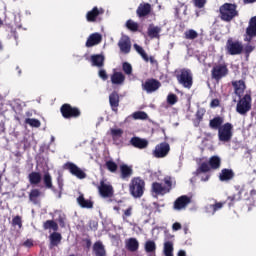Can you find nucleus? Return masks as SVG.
Listing matches in <instances>:
<instances>
[{
	"label": "nucleus",
	"mask_w": 256,
	"mask_h": 256,
	"mask_svg": "<svg viewBox=\"0 0 256 256\" xmlns=\"http://www.w3.org/2000/svg\"><path fill=\"white\" fill-rule=\"evenodd\" d=\"M236 193L227 197L228 206L233 207L237 201H255L256 190L245 187V185H235Z\"/></svg>",
	"instance_id": "nucleus-1"
},
{
	"label": "nucleus",
	"mask_w": 256,
	"mask_h": 256,
	"mask_svg": "<svg viewBox=\"0 0 256 256\" xmlns=\"http://www.w3.org/2000/svg\"><path fill=\"white\" fill-rule=\"evenodd\" d=\"M163 181L164 186L159 182H153L151 185V193L162 196L167 195V193H171V189L176 185L175 180L171 176H166Z\"/></svg>",
	"instance_id": "nucleus-2"
},
{
	"label": "nucleus",
	"mask_w": 256,
	"mask_h": 256,
	"mask_svg": "<svg viewBox=\"0 0 256 256\" xmlns=\"http://www.w3.org/2000/svg\"><path fill=\"white\" fill-rule=\"evenodd\" d=\"M219 17L221 21L225 23H231L235 17H239V11H237V4L224 3L219 7Z\"/></svg>",
	"instance_id": "nucleus-3"
},
{
	"label": "nucleus",
	"mask_w": 256,
	"mask_h": 256,
	"mask_svg": "<svg viewBox=\"0 0 256 256\" xmlns=\"http://www.w3.org/2000/svg\"><path fill=\"white\" fill-rule=\"evenodd\" d=\"M175 77L179 85L184 87V89H191L193 87V72H191V69L182 68L176 70Z\"/></svg>",
	"instance_id": "nucleus-4"
},
{
	"label": "nucleus",
	"mask_w": 256,
	"mask_h": 256,
	"mask_svg": "<svg viewBox=\"0 0 256 256\" xmlns=\"http://www.w3.org/2000/svg\"><path fill=\"white\" fill-rule=\"evenodd\" d=\"M129 192L135 199H141V196L145 193V180L141 177H134L129 184Z\"/></svg>",
	"instance_id": "nucleus-5"
},
{
	"label": "nucleus",
	"mask_w": 256,
	"mask_h": 256,
	"mask_svg": "<svg viewBox=\"0 0 256 256\" xmlns=\"http://www.w3.org/2000/svg\"><path fill=\"white\" fill-rule=\"evenodd\" d=\"M60 113L64 119H79L81 117V109L65 103L60 107Z\"/></svg>",
	"instance_id": "nucleus-6"
},
{
	"label": "nucleus",
	"mask_w": 256,
	"mask_h": 256,
	"mask_svg": "<svg viewBox=\"0 0 256 256\" xmlns=\"http://www.w3.org/2000/svg\"><path fill=\"white\" fill-rule=\"evenodd\" d=\"M229 75V68L227 67V63H219L214 64L211 70V78L214 79V81H221V79L227 77Z\"/></svg>",
	"instance_id": "nucleus-7"
},
{
	"label": "nucleus",
	"mask_w": 256,
	"mask_h": 256,
	"mask_svg": "<svg viewBox=\"0 0 256 256\" xmlns=\"http://www.w3.org/2000/svg\"><path fill=\"white\" fill-rule=\"evenodd\" d=\"M251 95H244L236 105V111L239 115H247L251 111Z\"/></svg>",
	"instance_id": "nucleus-8"
},
{
	"label": "nucleus",
	"mask_w": 256,
	"mask_h": 256,
	"mask_svg": "<svg viewBox=\"0 0 256 256\" xmlns=\"http://www.w3.org/2000/svg\"><path fill=\"white\" fill-rule=\"evenodd\" d=\"M233 137V124L226 122L223 126L218 130V139L219 141H223L224 143L229 142Z\"/></svg>",
	"instance_id": "nucleus-9"
},
{
	"label": "nucleus",
	"mask_w": 256,
	"mask_h": 256,
	"mask_svg": "<svg viewBox=\"0 0 256 256\" xmlns=\"http://www.w3.org/2000/svg\"><path fill=\"white\" fill-rule=\"evenodd\" d=\"M171 151V146L167 142H161L155 146V149L152 152L153 157L156 159H163L169 155Z\"/></svg>",
	"instance_id": "nucleus-10"
},
{
	"label": "nucleus",
	"mask_w": 256,
	"mask_h": 256,
	"mask_svg": "<svg viewBox=\"0 0 256 256\" xmlns=\"http://www.w3.org/2000/svg\"><path fill=\"white\" fill-rule=\"evenodd\" d=\"M64 169H67L71 175L74 177H77V179H86L87 178V173L83 171L77 164L73 162H67L64 164Z\"/></svg>",
	"instance_id": "nucleus-11"
},
{
	"label": "nucleus",
	"mask_w": 256,
	"mask_h": 256,
	"mask_svg": "<svg viewBox=\"0 0 256 256\" xmlns=\"http://www.w3.org/2000/svg\"><path fill=\"white\" fill-rule=\"evenodd\" d=\"M255 37H256V16H253L252 18H250L248 22V27L246 28L244 41H246L247 43H251V41H253Z\"/></svg>",
	"instance_id": "nucleus-12"
},
{
	"label": "nucleus",
	"mask_w": 256,
	"mask_h": 256,
	"mask_svg": "<svg viewBox=\"0 0 256 256\" xmlns=\"http://www.w3.org/2000/svg\"><path fill=\"white\" fill-rule=\"evenodd\" d=\"M227 51L230 55H241L243 53V44L239 41L228 39L226 43Z\"/></svg>",
	"instance_id": "nucleus-13"
},
{
	"label": "nucleus",
	"mask_w": 256,
	"mask_h": 256,
	"mask_svg": "<svg viewBox=\"0 0 256 256\" xmlns=\"http://www.w3.org/2000/svg\"><path fill=\"white\" fill-rule=\"evenodd\" d=\"M161 87V82L155 78L147 79L144 83H142L143 91L146 93H155Z\"/></svg>",
	"instance_id": "nucleus-14"
},
{
	"label": "nucleus",
	"mask_w": 256,
	"mask_h": 256,
	"mask_svg": "<svg viewBox=\"0 0 256 256\" xmlns=\"http://www.w3.org/2000/svg\"><path fill=\"white\" fill-rule=\"evenodd\" d=\"M98 192L104 199L113 197V186L110 183H106L105 180H101L98 186Z\"/></svg>",
	"instance_id": "nucleus-15"
},
{
	"label": "nucleus",
	"mask_w": 256,
	"mask_h": 256,
	"mask_svg": "<svg viewBox=\"0 0 256 256\" xmlns=\"http://www.w3.org/2000/svg\"><path fill=\"white\" fill-rule=\"evenodd\" d=\"M190 203H191V197L187 195H182L174 201L173 209L175 211H181L183 209H186L187 205H189Z\"/></svg>",
	"instance_id": "nucleus-16"
},
{
	"label": "nucleus",
	"mask_w": 256,
	"mask_h": 256,
	"mask_svg": "<svg viewBox=\"0 0 256 256\" xmlns=\"http://www.w3.org/2000/svg\"><path fill=\"white\" fill-rule=\"evenodd\" d=\"M104 13L105 9L95 6L86 13V21H88V23H95V21H97V18L101 17V15H103Z\"/></svg>",
	"instance_id": "nucleus-17"
},
{
	"label": "nucleus",
	"mask_w": 256,
	"mask_h": 256,
	"mask_svg": "<svg viewBox=\"0 0 256 256\" xmlns=\"http://www.w3.org/2000/svg\"><path fill=\"white\" fill-rule=\"evenodd\" d=\"M129 144L132 145V147H134L135 149H147L149 147V140L145 139V138H141L139 136H133L130 141Z\"/></svg>",
	"instance_id": "nucleus-18"
},
{
	"label": "nucleus",
	"mask_w": 256,
	"mask_h": 256,
	"mask_svg": "<svg viewBox=\"0 0 256 256\" xmlns=\"http://www.w3.org/2000/svg\"><path fill=\"white\" fill-rule=\"evenodd\" d=\"M118 47L121 53H124V55L131 53V38H129L127 35H123L118 41Z\"/></svg>",
	"instance_id": "nucleus-19"
},
{
	"label": "nucleus",
	"mask_w": 256,
	"mask_h": 256,
	"mask_svg": "<svg viewBox=\"0 0 256 256\" xmlns=\"http://www.w3.org/2000/svg\"><path fill=\"white\" fill-rule=\"evenodd\" d=\"M218 179L221 183H230V181L235 179V171H233V169L224 168L220 171Z\"/></svg>",
	"instance_id": "nucleus-20"
},
{
	"label": "nucleus",
	"mask_w": 256,
	"mask_h": 256,
	"mask_svg": "<svg viewBox=\"0 0 256 256\" xmlns=\"http://www.w3.org/2000/svg\"><path fill=\"white\" fill-rule=\"evenodd\" d=\"M151 4L149 3H141L139 4L138 8L136 9V15L139 19H145L148 15H151Z\"/></svg>",
	"instance_id": "nucleus-21"
},
{
	"label": "nucleus",
	"mask_w": 256,
	"mask_h": 256,
	"mask_svg": "<svg viewBox=\"0 0 256 256\" xmlns=\"http://www.w3.org/2000/svg\"><path fill=\"white\" fill-rule=\"evenodd\" d=\"M92 253L95 256H107V250L103 242L96 241L92 246Z\"/></svg>",
	"instance_id": "nucleus-22"
},
{
	"label": "nucleus",
	"mask_w": 256,
	"mask_h": 256,
	"mask_svg": "<svg viewBox=\"0 0 256 256\" xmlns=\"http://www.w3.org/2000/svg\"><path fill=\"white\" fill-rule=\"evenodd\" d=\"M119 93H117V91H113L110 95H109V103H110V107L112 109V111L114 113H118L119 112Z\"/></svg>",
	"instance_id": "nucleus-23"
},
{
	"label": "nucleus",
	"mask_w": 256,
	"mask_h": 256,
	"mask_svg": "<svg viewBox=\"0 0 256 256\" xmlns=\"http://www.w3.org/2000/svg\"><path fill=\"white\" fill-rule=\"evenodd\" d=\"M125 249H127V251H130V253H135V251H139V240H137V238L126 239Z\"/></svg>",
	"instance_id": "nucleus-24"
},
{
	"label": "nucleus",
	"mask_w": 256,
	"mask_h": 256,
	"mask_svg": "<svg viewBox=\"0 0 256 256\" xmlns=\"http://www.w3.org/2000/svg\"><path fill=\"white\" fill-rule=\"evenodd\" d=\"M223 123H225V118L221 116H215L214 118L210 119L209 127L213 131H219V129H221V127L224 125Z\"/></svg>",
	"instance_id": "nucleus-25"
},
{
	"label": "nucleus",
	"mask_w": 256,
	"mask_h": 256,
	"mask_svg": "<svg viewBox=\"0 0 256 256\" xmlns=\"http://www.w3.org/2000/svg\"><path fill=\"white\" fill-rule=\"evenodd\" d=\"M133 176V166L127 164L120 165V177L121 179L127 180Z\"/></svg>",
	"instance_id": "nucleus-26"
},
{
	"label": "nucleus",
	"mask_w": 256,
	"mask_h": 256,
	"mask_svg": "<svg viewBox=\"0 0 256 256\" xmlns=\"http://www.w3.org/2000/svg\"><path fill=\"white\" fill-rule=\"evenodd\" d=\"M101 41H103L101 34L93 33L88 37L86 41V47H95V45H99Z\"/></svg>",
	"instance_id": "nucleus-27"
},
{
	"label": "nucleus",
	"mask_w": 256,
	"mask_h": 256,
	"mask_svg": "<svg viewBox=\"0 0 256 256\" xmlns=\"http://www.w3.org/2000/svg\"><path fill=\"white\" fill-rule=\"evenodd\" d=\"M232 87H234L235 94L238 97H241V95L245 93L246 86H245V81L243 80L233 81Z\"/></svg>",
	"instance_id": "nucleus-28"
},
{
	"label": "nucleus",
	"mask_w": 256,
	"mask_h": 256,
	"mask_svg": "<svg viewBox=\"0 0 256 256\" xmlns=\"http://www.w3.org/2000/svg\"><path fill=\"white\" fill-rule=\"evenodd\" d=\"M77 203L82 209H93V201L85 199L83 194H80L77 198Z\"/></svg>",
	"instance_id": "nucleus-29"
},
{
	"label": "nucleus",
	"mask_w": 256,
	"mask_h": 256,
	"mask_svg": "<svg viewBox=\"0 0 256 256\" xmlns=\"http://www.w3.org/2000/svg\"><path fill=\"white\" fill-rule=\"evenodd\" d=\"M148 37H150V39H160L161 35H159V33H161V27L159 26H153V24H151L148 27Z\"/></svg>",
	"instance_id": "nucleus-30"
},
{
	"label": "nucleus",
	"mask_w": 256,
	"mask_h": 256,
	"mask_svg": "<svg viewBox=\"0 0 256 256\" xmlns=\"http://www.w3.org/2000/svg\"><path fill=\"white\" fill-rule=\"evenodd\" d=\"M111 83L113 85H123L125 83V75L121 72H114L111 75Z\"/></svg>",
	"instance_id": "nucleus-31"
},
{
	"label": "nucleus",
	"mask_w": 256,
	"mask_h": 256,
	"mask_svg": "<svg viewBox=\"0 0 256 256\" xmlns=\"http://www.w3.org/2000/svg\"><path fill=\"white\" fill-rule=\"evenodd\" d=\"M43 179V176L40 174V172H31L28 175V181L30 185H39Z\"/></svg>",
	"instance_id": "nucleus-32"
},
{
	"label": "nucleus",
	"mask_w": 256,
	"mask_h": 256,
	"mask_svg": "<svg viewBox=\"0 0 256 256\" xmlns=\"http://www.w3.org/2000/svg\"><path fill=\"white\" fill-rule=\"evenodd\" d=\"M93 67H103L105 65V57L101 54H94L91 56Z\"/></svg>",
	"instance_id": "nucleus-33"
},
{
	"label": "nucleus",
	"mask_w": 256,
	"mask_h": 256,
	"mask_svg": "<svg viewBox=\"0 0 256 256\" xmlns=\"http://www.w3.org/2000/svg\"><path fill=\"white\" fill-rule=\"evenodd\" d=\"M50 247H57L59 243H61V239H63V236H61V233L54 231L52 234H50Z\"/></svg>",
	"instance_id": "nucleus-34"
},
{
	"label": "nucleus",
	"mask_w": 256,
	"mask_h": 256,
	"mask_svg": "<svg viewBox=\"0 0 256 256\" xmlns=\"http://www.w3.org/2000/svg\"><path fill=\"white\" fill-rule=\"evenodd\" d=\"M43 183L46 189H50L51 191L55 192V186H53V178L49 172L45 173L43 176Z\"/></svg>",
	"instance_id": "nucleus-35"
},
{
	"label": "nucleus",
	"mask_w": 256,
	"mask_h": 256,
	"mask_svg": "<svg viewBox=\"0 0 256 256\" xmlns=\"http://www.w3.org/2000/svg\"><path fill=\"white\" fill-rule=\"evenodd\" d=\"M208 165H210V169L216 171V169H220L221 167V158L219 156H212L208 161Z\"/></svg>",
	"instance_id": "nucleus-36"
},
{
	"label": "nucleus",
	"mask_w": 256,
	"mask_h": 256,
	"mask_svg": "<svg viewBox=\"0 0 256 256\" xmlns=\"http://www.w3.org/2000/svg\"><path fill=\"white\" fill-rule=\"evenodd\" d=\"M39 197H41V191L39 189H32L29 193V201H31L34 205L39 203Z\"/></svg>",
	"instance_id": "nucleus-37"
},
{
	"label": "nucleus",
	"mask_w": 256,
	"mask_h": 256,
	"mask_svg": "<svg viewBox=\"0 0 256 256\" xmlns=\"http://www.w3.org/2000/svg\"><path fill=\"white\" fill-rule=\"evenodd\" d=\"M43 229L44 231L49 229H52V231H59V224H57V222L54 220H47L43 223Z\"/></svg>",
	"instance_id": "nucleus-38"
},
{
	"label": "nucleus",
	"mask_w": 256,
	"mask_h": 256,
	"mask_svg": "<svg viewBox=\"0 0 256 256\" xmlns=\"http://www.w3.org/2000/svg\"><path fill=\"white\" fill-rule=\"evenodd\" d=\"M144 249L146 253H155L157 251V244L153 240H148L145 242Z\"/></svg>",
	"instance_id": "nucleus-39"
},
{
	"label": "nucleus",
	"mask_w": 256,
	"mask_h": 256,
	"mask_svg": "<svg viewBox=\"0 0 256 256\" xmlns=\"http://www.w3.org/2000/svg\"><path fill=\"white\" fill-rule=\"evenodd\" d=\"M125 27L129 31H132V33H137V31H139V23L133 21L132 19L126 21Z\"/></svg>",
	"instance_id": "nucleus-40"
},
{
	"label": "nucleus",
	"mask_w": 256,
	"mask_h": 256,
	"mask_svg": "<svg viewBox=\"0 0 256 256\" xmlns=\"http://www.w3.org/2000/svg\"><path fill=\"white\" fill-rule=\"evenodd\" d=\"M211 171V166L209 163L203 162L200 164V167L196 169L195 175H201V173H209Z\"/></svg>",
	"instance_id": "nucleus-41"
},
{
	"label": "nucleus",
	"mask_w": 256,
	"mask_h": 256,
	"mask_svg": "<svg viewBox=\"0 0 256 256\" xmlns=\"http://www.w3.org/2000/svg\"><path fill=\"white\" fill-rule=\"evenodd\" d=\"M134 49L142 57V59L146 61V63L149 62V56L143 47L139 46L138 44H134Z\"/></svg>",
	"instance_id": "nucleus-42"
},
{
	"label": "nucleus",
	"mask_w": 256,
	"mask_h": 256,
	"mask_svg": "<svg viewBox=\"0 0 256 256\" xmlns=\"http://www.w3.org/2000/svg\"><path fill=\"white\" fill-rule=\"evenodd\" d=\"M57 222L59 223L61 229H65V227H67V215H65V213L59 212Z\"/></svg>",
	"instance_id": "nucleus-43"
},
{
	"label": "nucleus",
	"mask_w": 256,
	"mask_h": 256,
	"mask_svg": "<svg viewBox=\"0 0 256 256\" xmlns=\"http://www.w3.org/2000/svg\"><path fill=\"white\" fill-rule=\"evenodd\" d=\"M164 255L173 256V242L167 241L164 243Z\"/></svg>",
	"instance_id": "nucleus-44"
},
{
	"label": "nucleus",
	"mask_w": 256,
	"mask_h": 256,
	"mask_svg": "<svg viewBox=\"0 0 256 256\" xmlns=\"http://www.w3.org/2000/svg\"><path fill=\"white\" fill-rule=\"evenodd\" d=\"M105 165L108 171H110V173H117V169H119L117 163H115V161L112 160H108Z\"/></svg>",
	"instance_id": "nucleus-45"
},
{
	"label": "nucleus",
	"mask_w": 256,
	"mask_h": 256,
	"mask_svg": "<svg viewBox=\"0 0 256 256\" xmlns=\"http://www.w3.org/2000/svg\"><path fill=\"white\" fill-rule=\"evenodd\" d=\"M132 117L133 119L135 120H141V121H145V119H148V115L146 112H143V111H137V112H134L132 114Z\"/></svg>",
	"instance_id": "nucleus-46"
},
{
	"label": "nucleus",
	"mask_w": 256,
	"mask_h": 256,
	"mask_svg": "<svg viewBox=\"0 0 256 256\" xmlns=\"http://www.w3.org/2000/svg\"><path fill=\"white\" fill-rule=\"evenodd\" d=\"M26 125H30V127H41V121L35 119V118H26L25 119Z\"/></svg>",
	"instance_id": "nucleus-47"
},
{
	"label": "nucleus",
	"mask_w": 256,
	"mask_h": 256,
	"mask_svg": "<svg viewBox=\"0 0 256 256\" xmlns=\"http://www.w3.org/2000/svg\"><path fill=\"white\" fill-rule=\"evenodd\" d=\"M12 227H18L19 229L23 228V218L17 215L12 219Z\"/></svg>",
	"instance_id": "nucleus-48"
},
{
	"label": "nucleus",
	"mask_w": 256,
	"mask_h": 256,
	"mask_svg": "<svg viewBox=\"0 0 256 256\" xmlns=\"http://www.w3.org/2000/svg\"><path fill=\"white\" fill-rule=\"evenodd\" d=\"M184 35H185V39H190V40L197 39V37H199V34L197 33V31L193 29L187 30L184 33Z\"/></svg>",
	"instance_id": "nucleus-49"
},
{
	"label": "nucleus",
	"mask_w": 256,
	"mask_h": 256,
	"mask_svg": "<svg viewBox=\"0 0 256 256\" xmlns=\"http://www.w3.org/2000/svg\"><path fill=\"white\" fill-rule=\"evenodd\" d=\"M122 70L126 75H131V73H133V66H131L129 62H124L122 64Z\"/></svg>",
	"instance_id": "nucleus-50"
},
{
	"label": "nucleus",
	"mask_w": 256,
	"mask_h": 256,
	"mask_svg": "<svg viewBox=\"0 0 256 256\" xmlns=\"http://www.w3.org/2000/svg\"><path fill=\"white\" fill-rule=\"evenodd\" d=\"M111 135L113 138V141L117 139V137H123V129L118 128V129H111Z\"/></svg>",
	"instance_id": "nucleus-51"
},
{
	"label": "nucleus",
	"mask_w": 256,
	"mask_h": 256,
	"mask_svg": "<svg viewBox=\"0 0 256 256\" xmlns=\"http://www.w3.org/2000/svg\"><path fill=\"white\" fill-rule=\"evenodd\" d=\"M178 101H179V98L175 94L173 93L168 94L167 96L168 105H175V103H177Z\"/></svg>",
	"instance_id": "nucleus-52"
},
{
	"label": "nucleus",
	"mask_w": 256,
	"mask_h": 256,
	"mask_svg": "<svg viewBox=\"0 0 256 256\" xmlns=\"http://www.w3.org/2000/svg\"><path fill=\"white\" fill-rule=\"evenodd\" d=\"M229 202L228 200L224 201V202H217L215 201L214 204H212L213 208H214V213H217V211H220V209L222 207H225L226 203Z\"/></svg>",
	"instance_id": "nucleus-53"
},
{
	"label": "nucleus",
	"mask_w": 256,
	"mask_h": 256,
	"mask_svg": "<svg viewBox=\"0 0 256 256\" xmlns=\"http://www.w3.org/2000/svg\"><path fill=\"white\" fill-rule=\"evenodd\" d=\"M131 215H133V207L129 206L126 210H124L122 219L125 221L127 219V217H131Z\"/></svg>",
	"instance_id": "nucleus-54"
},
{
	"label": "nucleus",
	"mask_w": 256,
	"mask_h": 256,
	"mask_svg": "<svg viewBox=\"0 0 256 256\" xmlns=\"http://www.w3.org/2000/svg\"><path fill=\"white\" fill-rule=\"evenodd\" d=\"M253 51H255V46H252L251 44L246 45L244 48V53L246 57H249V55H251Z\"/></svg>",
	"instance_id": "nucleus-55"
},
{
	"label": "nucleus",
	"mask_w": 256,
	"mask_h": 256,
	"mask_svg": "<svg viewBox=\"0 0 256 256\" xmlns=\"http://www.w3.org/2000/svg\"><path fill=\"white\" fill-rule=\"evenodd\" d=\"M195 7L198 9H203L205 7L207 0H193Z\"/></svg>",
	"instance_id": "nucleus-56"
},
{
	"label": "nucleus",
	"mask_w": 256,
	"mask_h": 256,
	"mask_svg": "<svg viewBox=\"0 0 256 256\" xmlns=\"http://www.w3.org/2000/svg\"><path fill=\"white\" fill-rule=\"evenodd\" d=\"M98 75L102 81H107L109 79V75H107V71H105V69L99 70Z\"/></svg>",
	"instance_id": "nucleus-57"
},
{
	"label": "nucleus",
	"mask_w": 256,
	"mask_h": 256,
	"mask_svg": "<svg viewBox=\"0 0 256 256\" xmlns=\"http://www.w3.org/2000/svg\"><path fill=\"white\" fill-rule=\"evenodd\" d=\"M205 213H207L208 215H215V210L213 208V204H209L207 206H205Z\"/></svg>",
	"instance_id": "nucleus-58"
},
{
	"label": "nucleus",
	"mask_w": 256,
	"mask_h": 256,
	"mask_svg": "<svg viewBox=\"0 0 256 256\" xmlns=\"http://www.w3.org/2000/svg\"><path fill=\"white\" fill-rule=\"evenodd\" d=\"M205 115V112L198 110L196 112V120L198 121V123H201V121H203V117Z\"/></svg>",
	"instance_id": "nucleus-59"
},
{
	"label": "nucleus",
	"mask_w": 256,
	"mask_h": 256,
	"mask_svg": "<svg viewBox=\"0 0 256 256\" xmlns=\"http://www.w3.org/2000/svg\"><path fill=\"white\" fill-rule=\"evenodd\" d=\"M219 105H221V101H219V99H213L210 103V107L215 108V107H219Z\"/></svg>",
	"instance_id": "nucleus-60"
},
{
	"label": "nucleus",
	"mask_w": 256,
	"mask_h": 256,
	"mask_svg": "<svg viewBox=\"0 0 256 256\" xmlns=\"http://www.w3.org/2000/svg\"><path fill=\"white\" fill-rule=\"evenodd\" d=\"M23 247H28V249H30V247H33V239H27V240L23 243Z\"/></svg>",
	"instance_id": "nucleus-61"
},
{
	"label": "nucleus",
	"mask_w": 256,
	"mask_h": 256,
	"mask_svg": "<svg viewBox=\"0 0 256 256\" xmlns=\"http://www.w3.org/2000/svg\"><path fill=\"white\" fill-rule=\"evenodd\" d=\"M57 183H58L59 191H63V178L61 176L57 178Z\"/></svg>",
	"instance_id": "nucleus-62"
},
{
	"label": "nucleus",
	"mask_w": 256,
	"mask_h": 256,
	"mask_svg": "<svg viewBox=\"0 0 256 256\" xmlns=\"http://www.w3.org/2000/svg\"><path fill=\"white\" fill-rule=\"evenodd\" d=\"M181 223H179V222H175L173 225H172V229H173V231H179V230H181Z\"/></svg>",
	"instance_id": "nucleus-63"
},
{
	"label": "nucleus",
	"mask_w": 256,
	"mask_h": 256,
	"mask_svg": "<svg viewBox=\"0 0 256 256\" xmlns=\"http://www.w3.org/2000/svg\"><path fill=\"white\" fill-rule=\"evenodd\" d=\"M83 242L85 243L86 249H91V245H92L91 239L86 238L83 240Z\"/></svg>",
	"instance_id": "nucleus-64"
}]
</instances>
